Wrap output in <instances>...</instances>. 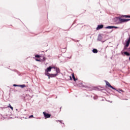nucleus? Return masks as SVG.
Returning a JSON list of instances; mask_svg holds the SVG:
<instances>
[{
  "instance_id": "18",
  "label": "nucleus",
  "mask_w": 130,
  "mask_h": 130,
  "mask_svg": "<svg viewBox=\"0 0 130 130\" xmlns=\"http://www.w3.org/2000/svg\"><path fill=\"white\" fill-rule=\"evenodd\" d=\"M113 28H115V29H117V28H118V27H117V26H113Z\"/></svg>"
},
{
  "instance_id": "11",
  "label": "nucleus",
  "mask_w": 130,
  "mask_h": 130,
  "mask_svg": "<svg viewBox=\"0 0 130 130\" xmlns=\"http://www.w3.org/2000/svg\"><path fill=\"white\" fill-rule=\"evenodd\" d=\"M124 54H125V55H126L127 56H129V55H130L129 53H128L127 52H124Z\"/></svg>"
},
{
  "instance_id": "1",
  "label": "nucleus",
  "mask_w": 130,
  "mask_h": 130,
  "mask_svg": "<svg viewBox=\"0 0 130 130\" xmlns=\"http://www.w3.org/2000/svg\"><path fill=\"white\" fill-rule=\"evenodd\" d=\"M54 67H51L50 66L48 68H47L46 70H45V75L46 76H48V78L49 79V72H51V70H52V69H54Z\"/></svg>"
},
{
  "instance_id": "12",
  "label": "nucleus",
  "mask_w": 130,
  "mask_h": 130,
  "mask_svg": "<svg viewBox=\"0 0 130 130\" xmlns=\"http://www.w3.org/2000/svg\"><path fill=\"white\" fill-rule=\"evenodd\" d=\"M106 29H113V26H109L106 27Z\"/></svg>"
},
{
  "instance_id": "23",
  "label": "nucleus",
  "mask_w": 130,
  "mask_h": 130,
  "mask_svg": "<svg viewBox=\"0 0 130 130\" xmlns=\"http://www.w3.org/2000/svg\"><path fill=\"white\" fill-rule=\"evenodd\" d=\"M59 121V122H61V121Z\"/></svg>"
},
{
  "instance_id": "9",
  "label": "nucleus",
  "mask_w": 130,
  "mask_h": 130,
  "mask_svg": "<svg viewBox=\"0 0 130 130\" xmlns=\"http://www.w3.org/2000/svg\"><path fill=\"white\" fill-rule=\"evenodd\" d=\"M72 78L75 82L77 81V79H76V77H75V74H74V73L72 74Z\"/></svg>"
},
{
  "instance_id": "16",
  "label": "nucleus",
  "mask_w": 130,
  "mask_h": 130,
  "mask_svg": "<svg viewBox=\"0 0 130 130\" xmlns=\"http://www.w3.org/2000/svg\"><path fill=\"white\" fill-rule=\"evenodd\" d=\"M35 57H37V58H39V57H40V55H35Z\"/></svg>"
},
{
  "instance_id": "4",
  "label": "nucleus",
  "mask_w": 130,
  "mask_h": 130,
  "mask_svg": "<svg viewBox=\"0 0 130 130\" xmlns=\"http://www.w3.org/2000/svg\"><path fill=\"white\" fill-rule=\"evenodd\" d=\"M43 114H44V117H45L46 118H49V117H50V116H51V115H50V114L47 113L45 112H43Z\"/></svg>"
},
{
  "instance_id": "19",
  "label": "nucleus",
  "mask_w": 130,
  "mask_h": 130,
  "mask_svg": "<svg viewBox=\"0 0 130 130\" xmlns=\"http://www.w3.org/2000/svg\"><path fill=\"white\" fill-rule=\"evenodd\" d=\"M11 106H11V104H9L8 107V108H10Z\"/></svg>"
},
{
  "instance_id": "7",
  "label": "nucleus",
  "mask_w": 130,
  "mask_h": 130,
  "mask_svg": "<svg viewBox=\"0 0 130 130\" xmlns=\"http://www.w3.org/2000/svg\"><path fill=\"white\" fill-rule=\"evenodd\" d=\"M103 27H104L103 24L98 25V27H96V30H100V29H102Z\"/></svg>"
},
{
  "instance_id": "21",
  "label": "nucleus",
  "mask_w": 130,
  "mask_h": 130,
  "mask_svg": "<svg viewBox=\"0 0 130 130\" xmlns=\"http://www.w3.org/2000/svg\"><path fill=\"white\" fill-rule=\"evenodd\" d=\"M36 60L37 61H40V60L39 59H36Z\"/></svg>"
},
{
  "instance_id": "14",
  "label": "nucleus",
  "mask_w": 130,
  "mask_h": 130,
  "mask_svg": "<svg viewBox=\"0 0 130 130\" xmlns=\"http://www.w3.org/2000/svg\"><path fill=\"white\" fill-rule=\"evenodd\" d=\"M123 18H130V15H123Z\"/></svg>"
},
{
  "instance_id": "22",
  "label": "nucleus",
  "mask_w": 130,
  "mask_h": 130,
  "mask_svg": "<svg viewBox=\"0 0 130 130\" xmlns=\"http://www.w3.org/2000/svg\"><path fill=\"white\" fill-rule=\"evenodd\" d=\"M70 80H72V76H70Z\"/></svg>"
},
{
  "instance_id": "17",
  "label": "nucleus",
  "mask_w": 130,
  "mask_h": 130,
  "mask_svg": "<svg viewBox=\"0 0 130 130\" xmlns=\"http://www.w3.org/2000/svg\"><path fill=\"white\" fill-rule=\"evenodd\" d=\"M32 117H34L33 115H31L29 116V118H32Z\"/></svg>"
},
{
  "instance_id": "2",
  "label": "nucleus",
  "mask_w": 130,
  "mask_h": 130,
  "mask_svg": "<svg viewBox=\"0 0 130 130\" xmlns=\"http://www.w3.org/2000/svg\"><path fill=\"white\" fill-rule=\"evenodd\" d=\"M119 21L120 22V23H124V22H128V21H130V19H122V18H119Z\"/></svg>"
},
{
  "instance_id": "6",
  "label": "nucleus",
  "mask_w": 130,
  "mask_h": 130,
  "mask_svg": "<svg viewBox=\"0 0 130 130\" xmlns=\"http://www.w3.org/2000/svg\"><path fill=\"white\" fill-rule=\"evenodd\" d=\"M57 75V74H49V79H50V78H54V77H56Z\"/></svg>"
},
{
  "instance_id": "10",
  "label": "nucleus",
  "mask_w": 130,
  "mask_h": 130,
  "mask_svg": "<svg viewBox=\"0 0 130 130\" xmlns=\"http://www.w3.org/2000/svg\"><path fill=\"white\" fill-rule=\"evenodd\" d=\"M92 52H93V53H97L98 52V50L96 49H93L92 50Z\"/></svg>"
},
{
  "instance_id": "5",
  "label": "nucleus",
  "mask_w": 130,
  "mask_h": 130,
  "mask_svg": "<svg viewBox=\"0 0 130 130\" xmlns=\"http://www.w3.org/2000/svg\"><path fill=\"white\" fill-rule=\"evenodd\" d=\"M106 86H108V88H111L113 89V90H115V88L114 87H113L111 85H110V83L108 82V81H106Z\"/></svg>"
},
{
  "instance_id": "20",
  "label": "nucleus",
  "mask_w": 130,
  "mask_h": 130,
  "mask_svg": "<svg viewBox=\"0 0 130 130\" xmlns=\"http://www.w3.org/2000/svg\"><path fill=\"white\" fill-rule=\"evenodd\" d=\"M10 108H11V110H14V108H13V107H10Z\"/></svg>"
},
{
  "instance_id": "3",
  "label": "nucleus",
  "mask_w": 130,
  "mask_h": 130,
  "mask_svg": "<svg viewBox=\"0 0 130 130\" xmlns=\"http://www.w3.org/2000/svg\"><path fill=\"white\" fill-rule=\"evenodd\" d=\"M129 43H130V36L128 40L126 42V45L124 46V49H126V47H127L128 46H129Z\"/></svg>"
},
{
  "instance_id": "13",
  "label": "nucleus",
  "mask_w": 130,
  "mask_h": 130,
  "mask_svg": "<svg viewBox=\"0 0 130 130\" xmlns=\"http://www.w3.org/2000/svg\"><path fill=\"white\" fill-rule=\"evenodd\" d=\"M19 87H20V88H25V87H26V85L25 84L19 85Z\"/></svg>"
},
{
  "instance_id": "15",
  "label": "nucleus",
  "mask_w": 130,
  "mask_h": 130,
  "mask_svg": "<svg viewBox=\"0 0 130 130\" xmlns=\"http://www.w3.org/2000/svg\"><path fill=\"white\" fill-rule=\"evenodd\" d=\"M13 86L14 87H19L20 85L14 84Z\"/></svg>"
},
{
  "instance_id": "8",
  "label": "nucleus",
  "mask_w": 130,
  "mask_h": 130,
  "mask_svg": "<svg viewBox=\"0 0 130 130\" xmlns=\"http://www.w3.org/2000/svg\"><path fill=\"white\" fill-rule=\"evenodd\" d=\"M54 69L56 71V72L57 73V74H58V73H59V69H58L57 68H55V67H54Z\"/></svg>"
}]
</instances>
